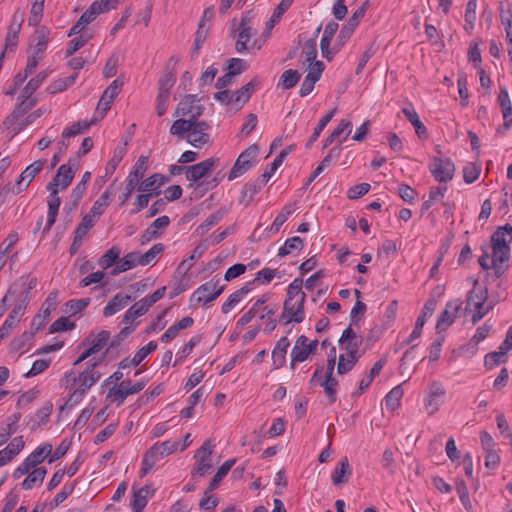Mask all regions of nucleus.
<instances>
[{
	"instance_id": "nucleus-1",
	"label": "nucleus",
	"mask_w": 512,
	"mask_h": 512,
	"mask_svg": "<svg viewBox=\"0 0 512 512\" xmlns=\"http://www.w3.org/2000/svg\"><path fill=\"white\" fill-rule=\"evenodd\" d=\"M258 33L255 15L252 11L244 13L239 22L232 20L231 34L236 38L235 50L238 53L249 52L255 46L252 38Z\"/></svg>"
},
{
	"instance_id": "nucleus-2",
	"label": "nucleus",
	"mask_w": 512,
	"mask_h": 512,
	"mask_svg": "<svg viewBox=\"0 0 512 512\" xmlns=\"http://www.w3.org/2000/svg\"><path fill=\"white\" fill-rule=\"evenodd\" d=\"M219 162L218 158H208L197 164L187 166V180L190 181L188 187L194 188V191L203 196L208 190L213 189L218 185V180L213 178L211 180H203L204 178Z\"/></svg>"
},
{
	"instance_id": "nucleus-3",
	"label": "nucleus",
	"mask_w": 512,
	"mask_h": 512,
	"mask_svg": "<svg viewBox=\"0 0 512 512\" xmlns=\"http://www.w3.org/2000/svg\"><path fill=\"white\" fill-rule=\"evenodd\" d=\"M148 164V157L141 155L134 165L133 170L129 173L126 179L124 192L119 196L121 204H125L131 197L135 188L138 186L140 179L143 178Z\"/></svg>"
},
{
	"instance_id": "nucleus-4",
	"label": "nucleus",
	"mask_w": 512,
	"mask_h": 512,
	"mask_svg": "<svg viewBox=\"0 0 512 512\" xmlns=\"http://www.w3.org/2000/svg\"><path fill=\"white\" fill-rule=\"evenodd\" d=\"M445 395L446 389L441 382L432 381L429 383L424 398V409L429 416L439 411Z\"/></svg>"
},
{
	"instance_id": "nucleus-5",
	"label": "nucleus",
	"mask_w": 512,
	"mask_h": 512,
	"mask_svg": "<svg viewBox=\"0 0 512 512\" xmlns=\"http://www.w3.org/2000/svg\"><path fill=\"white\" fill-rule=\"evenodd\" d=\"M221 279L218 276H214L209 281L202 284L192 295V300L196 303L203 302L204 304L214 301L218 296L222 294L225 286L219 285Z\"/></svg>"
},
{
	"instance_id": "nucleus-6",
	"label": "nucleus",
	"mask_w": 512,
	"mask_h": 512,
	"mask_svg": "<svg viewBox=\"0 0 512 512\" xmlns=\"http://www.w3.org/2000/svg\"><path fill=\"white\" fill-rule=\"evenodd\" d=\"M258 146L253 144L244 150L237 158L233 168L231 169L228 180H234L251 169L252 162L258 154Z\"/></svg>"
},
{
	"instance_id": "nucleus-7",
	"label": "nucleus",
	"mask_w": 512,
	"mask_h": 512,
	"mask_svg": "<svg viewBox=\"0 0 512 512\" xmlns=\"http://www.w3.org/2000/svg\"><path fill=\"white\" fill-rule=\"evenodd\" d=\"M429 169L434 178L439 182L447 183L452 180L455 172V165L450 159L434 157Z\"/></svg>"
},
{
	"instance_id": "nucleus-8",
	"label": "nucleus",
	"mask_w": 512,
	"mask_h": 512,
	"mask_svg": "<svg viewBox=\"0 0 512 512\" xmlns=\"http://www.w3.org/2000/svg\"><path fill=\"white\" fill-rule=\"evenodd\" d=\"M76 160L70 159L68 164H62L52 181L47 185V189L56 188L58 191L65 190L72 182L76 169Z\"/></svg>"
},
{
	"instance_id": "nucleus-9",
	"label": "nucleus",
	"mask_w": 512,
	"mask_h": 512,
	"mask_svg": "<svg viewBox=\"0 0 512 512\" xmlns=\"http://www.w3.org/2000/svg\"><path fill=\"white\" fill-rule=\"evenodd\" d=\"M101 378L100 373H90L89 371H83L78 376L75 373H67L63 379V384L66 388H72L78 384L79 389H83L86 392Z\"/></svg>"
},
{
	"instance_id": "nucleus-10",
	"label": "nucleus",
	"mask_w": 512,
	"mask_h": 512,
	"mask_svg": "<svg viewBox=\"0 0 512 512\" xmlns=\"http://www.w3.org/2000/svg\"><path fill=\"white\" fill-rule=\"evenodd\" d=\"M304 304L305 302H302L301 300L293 301L285 299L283 303V311L280 316L284 321V324H289L291 322L301 323L305 318Z\"/></svg>"
},
{
	"instance_id": "nucleus-11",
	"label": "nucleus",
	"mask_w": 512,
	"mask_h": 512,
	"mask_svg": "<svg viewBox=\"0 0 512 512\" xmlns=\"http://www.w3.org/2000/svg\"><path fill=\"white\" fill-rule=\"evenodd\" d=\"M209 128L208 123L194 119L193 126L186 135L187 141L195 148H201L210 141Z\"/></svg>"
},
{
	"instance_id": "nucleus-12",
	"label": "nucleus",
	"mask_w": 512,
	"mask_h": 512,
	"mask_svg": "<svg viewBox=\"0 0 512 512\" xmlns=\"http://www.w3.org/2000/svg\"><path fill=\"white\" fill-rule=\"evenodd\" d=\"M198 101L196 95H186L181 101L178 103L175 113V116H189L188 119H198L204 110L202 105H196L195 103Z\"/></svg>"
},
{
	"instance_id": "nucleus-13",
	"label": "nucleus",
	"mask_w": 512,
	"mask_h": 512,
	"mask_svg": "<svg viewBox=\"0 0 512 512\" xmlns=\"http://www.w3.org/2000/svg\"><path fill=\"white\" fill-rule=\"evenodd\" d=\"M461 308L462 301L460 299L451 300L446 304V307L439 316L436 324L438 332L445 331L453 324Z\"/></svg>"
},
{
	"instance_id": "nucleus-14",
	"label": "nucleus",
	"mask_w": 512,
	"mask_h": 512,
	"mask_svg": "<svg viewBox=\"0 0 512 512\" xmlns=\"http://www.w3.org/2000/svg\"><path fill=\"white\" fill-rule=\"evenodd\" d=\"M122 88V82L118 79L114 80L103 92L98 105L97 114H99V120H101L108 110L111 108V104L115 97L120 93Z\"/></svg>"
},
{
	"instance_id": "nucleus-15",
	"label": "nucleus",
	"mask_w": 512,
	"mask_h": 512,
	"mask_svg": "<svg viewBox=\"0 0 512 512\" xmlns=\"http://www.w3.org/2000/svg\"><path fill=\"white\" fill-rule=\"evenodd\" d=\"M213 452V445L210 440H206L203 445L196 451L195 458L197 459V466L195 473L201 477L205 476L212 468L210 456Z\"/></svg>"
},
{
	"instance_id": "nucleus-16",
	"label": "nucleus",
	"mask_w": 512,
	"mask_h": 512,
	"mask_svg": "<svg viewBox=\"0 0 512 512\" xmlns=\"http://www.w3.org/2000/svg\"><path fill=\"white\" fill-rule=\"evenodd\" d=\"M46 160H37L26 167L16 182V194L25 191L35 176L43 169Z\"/></svg>"
},
{
	"instance_id": "nucleus-17",
	"label": "nucleus",
	"mask_w": 512,
	"mask_h": 512,
	"mask_svg": "<svg viewBox=\"0 0 512 512\" xmlns=\"http://www.w3.org/2000/svg\"><path fill=\"white\" fill-rule=\"evenodd\" d=\"M50 192V195L47 199V205H48V219L47 223L43 228V235L47 234L54 223L56 222V218L58 215L59 207L61 204V199L59 197V191L56 188L53 189H47Z\"/></svg>"
},
{
	"instance_id": "nucleus-18",
	"label": "nucleus",
	"mask_w": 512,
	"mask_h": 512,
	"mask_svg": "<svg viewBox=\"0 0 512 512\" xmlns=\"http://www.w3.org/2000/svg\"><path fill=\"white\" fill-rule=\"evenodd\" d=\"M153 305L144 297L135 302L124 314L123 321L126 324H132L134 320L148 312Z\"/></svg>"
},
{
	"instance_id": "nucleus-19",
	"label": "nucleus",
	"mask_w": 512,
	"mask_h": 512,
	"mask_svg": "<svg viewBox=\"0 0 512 512\" xmlns=\"http://www.w3.org/2000/svg\"><path fill=\"white\" fill-rule=\"evenodd\" d=\"M478 280H474V288L469 292L465 310H472V308H483L485 304L488 292L486 288H477Z\"/></svg>"
},
{
	"instance_id": "nucleus-20",
	"label": "nucleus",
	"mask_w": 512,
	"mask_h": 512,
	"mask_svg": "<svg viewBox=\"0 0 512 512\" xmlns=\"http://www.w3.org/2000/svg\"><path fill=\"white\" fill-rule=\"evenodd\" d=\"M352 475V469L346 457L342 458L336 468L334 469L331 478L335 486L345 484L349 481Z\"/></svg>"
},
{
	"instance_id": "nucleus-21",
	"label": "nucleus",
	"mask_w": 512,
	"mask_h": 512,
	"mask_svg": "<svg viewBox=\"0 0 512 512\" xmlns=\"http://www.w3.org/2000/svg\"><path fill=\"white\" fill-rule=\"evenodd\" d=\"M307 341L308 338L305 335H301L297 338L291 351L290 366L292 369L295 367V363L303 362L308 359L310 353L307 351Z\"/></svg>"
},
{
	"instance_id": "nucleus-22",
	"label": "nucleus",
	"mask_w": 512,
	"mask_h": 512,
	"mask_svg": "<svg viewBox=\"0 0 512 512\" xmlns=\"http://www.w3.org/2000/svg\"><path fill=\"white\" fill-rule=\"evenodd\" d=\"M492 258V267L496 276L500 277L505 271L502 264L510 259V247H492Z\"/></svg>"
},
{
	"instance_id": "nucleus-23",
	"label": "nucleus",
	"mask_w": 512,
	"mask_h": 512,
	"mask_svg": "<svg viewBox=\"0 0 512 512\" xmlns=\"http://www.w3.org/2000/svg\"><path fill=\"white\" fill-rule=\"evenodd\" d=\"M130 300H131V296H129V295H126L123 293L116 294L108 302V304L104 307L103 315L105 317H110V316L116 314L117 312H119L120 310L125 308L128 305V303L130 302Z\"/></svg>"
},
{
	"instance_id": "nucleus-24",
	"label": "nucleus",
	"mask_w": 512,
	"mask_h": 512,
	"mask_svg": "<svg viewBox=\"0 0 512 512\" xmlns=\"http://www.w3.org/2000/svg\"><path fill=\"white\" fill-rule=\"evenodd\" d=\"M498 103L501 107L504 124L503 128L508 130L512 124V104L506 88H501L498 96Z\"/></svg>"
},
{
	"instance_id": "nucleus-25",
	"label": "nucleus",
	"mask_w": 512,
	"mask_h": 512,
	"mask_svg": "<svg viewBox=\"0 0 512 512\" xmlns=\"http://www.w3.org/2000/svg\"><path fill=\"white\" fill-rule=\"evenodd\" d=\"M289 346L290 342L287 337H281L277 341L272 351V360L275 369H279L284 366L286 362V353Z\"/></svg>"
},
{
	"instance_id": "nucleus-26",
	"label": "nucleus",
	"mask_w": 512,
	"mask_h": 512,
	"mask_svg": "<svg viewBox=\"0 0 512 512\" xmlns=\"http://www.w3.org/2000/svg\"><path fill=\"white\" fill-rule=\"evenodd\" d=\"M137 265H140L139 252H131L125 255L123 258H118L116 267L111 271L112 276H116L119 273L128 271Z\"/></svg>"
},
{
	"instance_id": "nucleus-27",
	"label": "nucleus",
	"mask_w": 512,
	"mask_h": 512,
	"mask_svg": "<svg viewBox=\"0 0 512 512\" xmlns=\"http://www.w3.org/2000/svg\"><path fill=\"white\" fill-rule=\"evenodd\" d=\"M339 343L346 351L359 349L362 344V338L354 332L351 326H349L343 331L339 339Z\"/></svg>"
},
{
	"instance_id": "nucleus-28",
	"label": "nucleus",
	"mask_w": 512,
	"mask_h": 512,
	"mask_svg": "<svg viewBox=\"0 0 512 512\" xmlns=\"http://www.w3.org/2000/svg\"><path fill=\"white\" fill-rule=\"evenodd\" d=\"M162 458L164 457L160 456L157 448L153 445L143 456L140 477L147 475L153 469L155 464Z\"/></svg>"
},
{
	"instance_id": "nucleus-29",
	"label": "nucleus",
	"mask_w": 512,
	"mask_h": 512,
	"mask_svg": "<svg viewBox=\"0 0 512 512\" xmlns=\"http://www.w3.org/2000/svg\"><path fill=\"white\" fill-rule=\"evenodd\" d=\"M511 241L512 227L508 224L499 228L491 237L492 247H509Z\"/></svg>"
},
{
	"instance_id": "nucleus-30",
	"label": "nucleus",
	"mask_w": 512,
	"mask_h": 512,
	"mask_svg": "<svg viewBox=\"0 0 512 512\" xmlns=\"http://www.w3.org/2000/svg\"><path fill=\"white\" fill-rule=\"evenodd\" d=\"M402 113L405 115V117L408 119V121L413 125L415 128L416 134L420 138H427V129L424 126V124L420 121V118L415 111V109L410 105L409 108H403Z\"/></svg>"
},
{
	"instance_id": "nucleus-31",
	"label": "nucleus",
	"mask_w": 512,
	"mask_h": 512,
	"mask_svg": "<svg viewBox=\"0 0 512 512\" xmlns=\"http://www.w3.org/2000/svg\"><path fill=\"white\" fill-rule=\"evenodd\" d=\"M98 16L97 12L89 7L78 19V21L72 26L69 32V36L80 34L88 24L96 19Z\"/></svg>"
},
{
	"instance_id": "nucleus-32",
	"label": "nucleus",
	"mask_w": 512,
	"mask_h": 512,
	"mask_svg": "<svg viewBox=\"0 0 512 512\" xmlns=\"http://www.w3.org/2000/svg\"><path fill=\"white\" fill-rule=\"evenodd\" d=\"M167 178L161 174H153L138 186V191L154 193L157 191L165 182Z\"/></svg>"
},
{
	"instance_id": "nucleus-33",
	"label": "nucleus",
	"mask_w": 512,
	"mask_h": 512,
	"mask_svg": "<svg viewBox=\"0 0 512 512\" xmlns=\"http://www.w3.org/2000/svg\"><path fill=\"white\" fill-rule=\"evenodd\" d=\"M260 80L255 77L250 82L242 86L234 92L236 103H246L256 88L259 86Z\"/></svg>"
},
{
	"instance_id": "nucleus-34",
	"label": "nucleus",
	"mask_w": 512,
	"mask_h": 512,
	"mask_svg": "<svg viewBox=\"0 0 512 512\" xmlns=\"http://www.w3.org/2000/svg\"><path fill=\"white\" fill-rule=\"evenodd\" d=\"M46 473L47 470L44 467L34 468L22 482V488L24 490H30L35 485H40L43 482Z\"/></svg>"
},
{
	"instance_id": "nucleus-35",
	"label": "nucleus",
	"mask_w": 512,
	"mask_h": 512,
	"mask_svg": "<svg viewBox=\"0 0 512 512\" xmlns=\"http://www.w3.org/2000/svg\"><path fill=\"white\" fill-rule=\"evenodd\" d=\"M234 464L235 459H230L221 465V467L218 469V471L212 478L208 488L205 490L206 495L211 491L215 490L219 486L222 479L228 474V472L231 470Z\"/></svg>"
},
{
	"instance_id": "nucleus-36",
	"label": "nucleus",
	"mask_w": 512,
	"mask_h": 512,
	"mask_svg": "<svg viewBox=\"0 0 512 512\" xmlns=\"http://www.w3.org/2000/svg\"><path fill=\"white\" fill-rule=\"evenodd\" d=\"M114 196L113 191L110 188L106 189L103 194L96 200L90 210V214L95 217H100L105 209L109 206L112 197Z\"/></svg>"
},
{
	"instance_id": "nucleus-37",
	"label": "nucleus",
	"mask_w": 512,
	"mask_h": 512,
	"mask_svg": "<svg viewBox=\"0 0 512 512\" xmlns=\"http://www.w3.org/2000/svg\"><path fill=\"white\" fill-rule=\"evenodd\" d=\"M27 303L28 293L26 292L23 295V298L21 299L20 303L13 308V310L5 320V322L8 323L12 328H14L20 322L21 317L25 313Z\"/></svg>"
},
{
	"instance_id": "nucleus-38",
	"label": "nucleus",
	"mask_w": 512,
	"mask_h": 512,
	"mask_svg": "<svg viewBox=\"0 0 512 512\" xmlns=\"http://www.w3.org/2000/svg\"><path fill=\"white\" fill-rule=\"evenodd\" d=\"M509 349L503 344L500 346L499 351L488 353L484 358V365L487 368H493L494 366L505 363L507 361V352Z\"/></svg>"
},
{
	"instance_id": "nucleus-39",
	"label": "nucleus",
	"mask_w": 512,
	"mask_h": 512,
	"mask_svg": "<svg viewBox=\"0 0 512 512\" xmlns=\"http://www.w3.org/2000/svg\"><path fill=\"white\" fill-rule=\"evenodd\" d=\"M49 31L44 27L36 30L34 37L36 40V44L34 45L33 55L42 58L44 51L47 48V44L49 42Z\"/></svg>"
},
{
	"instance_id": "nucleus-40",
	"label": "nucleus",
	"mask_w": 512,
	"mask_h": 512,
	"mask_svg": "<svg viewBox=\"0 0 512 512\" xmlns=\"http://www.w3.org/2000/svg\"><path fill=\"white\" fill-rule=\"evenodd\" d=\"M99 119L94 118L90 122L88 121H79L74 123L72 126L66 128L62 133V138H70L76 135L82 134L87 131L91 125L96 124Z\"/></svg>"
},
{
	"instance_id": "nucleus-41",
	"label": "nucleus",
	"mask_w": 512,
	"mask_h": 512,
	"mask_svg": "<svg viewBox=\"0 0 512 512\" xmlns=\"http://www.w3.org/2000/svg\"><path fill=\"white\" fill-rule=\"evenodd\" d=\"M294 149V145H290L280 152V154L274 159V161L270 164V167L267 168L264 173L261 175L264 181H269L272 175L276 172V170L281 166L285 157Z\"/></svg>"
},
{
	"instance_id": "nucleus-42",
	"label": "nucleus",
	"mask_w": 512,
	"mask_h": 512,
	"mask_svg": "<svg viewBox=\"0 0 512 512\" xmlns=\"http://www.w3.org/2000/svg\"><path fill=\"white\" fill-rule=\"evenodd\" d=\"M86 191V186L84 184L78 183L70 194V204H67L64 207V211L67 215H70L78 206L80 200L84 196Z\"/></svg>"
},
{
	"instance_id": "nucleus-43",
	"label": "nucleus",
	"mask_w": 512,
	"mask_h": 512,
	"mask_svg": "<svg viewBox=\"0 0 512 512\" xmlns=\"http://www.w3.org/2000/svg\"><path fill=\"white\" fill-rule=\"evenodd\" d=\"M121 249L117 246L111 247L109 250H107L104 255L101 256V258L98 261V264L103 269H108L112 267L113 265L116 266V263L118 261V258L120 257Z\"/></svg>"
},
{
	"instance_id": "nucleus-44",
	"label": "nucleus",
	"mask_w": 512,
	"mask_h": 512,
	"mask_svg": "<svg viewBox=\"0 0 512 512\" xmlns=\"http://www.w3.org/2000/svg\"><path fill=\"white\" fill-rule=\"evenodd\" d=\"M303 280L301 278L294 279L287 288L286 299L305 302L306 294L302 291Z\"/></svg>"
},
{
	"instance_id": "nucleus-45",
	"label": "nucleus",
	"mask_w": 512,
	"mask_h": 512,
	"mask_svg": "<svg viewBox=\"0 0 512 512\" xmlns=\"http://www.w3.org/2000/svg\"><path fill=\"white\" fill-rule=\"evenodd\" d=\"M321 30V26H319L316 29L315 37L307 40L302 48V55L305 56V60L303 61V64L305 65L306 62L315 60L317 57V44H316V38Z\"/></svg>"
},
{
	"instance_id": "nucleus-46",
	"label": "nucleus",
	"mask_w": 512,
	"mask_h": 512,
	"mask_svg": "<svg viewBox=\"0 0 512 512\" xmlns=\"http://www.w3.org/2000/svg\"><path fill=\"white\" fill-rule=\"evenodd\" d=\"M48 72L43 70L37 74L36 77L32 78L28 84L24 87L22 96L24 98H30L31 95L39 88V86L46 80Z\"/></svg>"
},
{
	"instance_id": "nucleus-47",
	"label": "nucleus",
	"mask_w": 512,
	"mask_h": 512,
	"mask_svg": "<svg viewBox=\"0 0 512 512\" xmlns=\"http://www.w3.org/2000/svg\"><path fill=\"white\" fill-rule=\"evenodd\" d=\"M148 486L134 491L131 506L133 512H142L147 504Z\"/></svg>"
},
{
	"instance_id": "nucleus-48",
	"label": "nucleus",
	"mask_w": 512,
	"mask_h": 512,
	"mask_svg": "<svg viewBox=\"0 0 512 512\" xmlns=\"http://www.w3.org/2000/svg\"><path fill=\"white\" fill-rule=\"evenodd\" d=\"M194 119H178L174 121L170 128L172 135L183 138L185 134H188L191 127L193 126Z\"/></svg>"
},
{
	"instance_id": "nucleus-49",
	"label": "nucleus",
	"mask_w": 512,
	"mask_h": 512,
	"mask_svg": "<svg viewBox=\"0 0 512 512\" xmlns=\"http://www.w3.org/2000/svg\"><path fill=\"white\" fill-rule=\"evenodd\" d=\"M303 241L300 237L294 236L285 241L284 245L279 249L278 256L284 257L291 254L294 250H302Z\"/></svg>"
},
{
	"instance_id": "nucleus-50",
	"label": "nucleus",
	"mask_w": 512,
	"mask_h": 512,
	"mask_svg": "<svg viewBox=\"0 0 512 512\" xmlns=\"http://www.w3.org/2000/svg\"><path fill=\"white\" fill-rule=\"evenodd\" d=\"M206 249H207V246L204 243L197 245L194 248V250L192 251V254L190 255L189 259H185L180 263L178 270H181L184 273H187L190 270V268L192 267L193 261L200 258L203 255V253L206 251Z\"/></svg>"
},
{
	"instance_id": "nucleus-51",
	"label": "nucleus",
	"mask_w": 512,
	"mask_h": 512,
	"mask_svg": "<svg viewBox=\"0 0 512 512\" xmlns=\"http://www.w3.org/2000/svg\"><path fill=\"white\" fill-rule=\"evenodd\" d=\"M300 78L301 74L297 70L288 69L281 75L279 85L284 89H291L298 83Z\"/></svg>"
},
{
	"instance_id": "nucleus-52",
	"label": "nucleus",
	"mask_w": 512,
	"mask_h": 512,
	"mask_svg": "<svg viewBox=\"0 0 512 512\" xmlns=\"http://www.w3.org/2000/svg\"><path fill=\"white\" fill-rule=\"evenodd\" d=\"M52 452V445L49 443H45L35 449L29 456V461L33 463L36 467L38 464L42 463L45 458Z\"/></svg>"
},
{
	"instance_id": "nucleus-53",
	"label": "nucleus",
	"mask_w": 512,
	"mask_h": 512,
	"mask_svg": "<svg viewBox=\"0 0 512 512\" xmlns=\"http://www.w3.org/2000/svg\"><path fill=\"white\" fill-rule=\"evenodd\" d=\"M164 250V245L161 243L154 244L147 252L144 254L139 253V261L141 266H146L155 261L158 255H160Z\"/></svg>"
},
{
	"instance_id": "nucleus-54",
	"label": "nucleus",
	"mask_w": 512,
	"mask_h": 512,
	"mask_svg": "<svg viewBox=\"0 0 512 512\" xmlns=\"http://www.w3.org/2000/svg\"><path fill=\"white\" fill-rule=\"evenodd\" d=\"M336 109H332L329 111L324 117L321 118L318 125L315 127L314 132L312 133L309 141L306 144L307 148H310L311 145L318 139L323 129L326 125L331 121L333 116L335 115Z\"/></svg>"
},
{
	"instance_id": "nucleus-55",
	"label": "nucleus",
	"mask_w": 512,
	"mask_h": 512,
	"mask_svg": "<svg viewBox=\"0 0 512 512\" xmlns=\"http://www.w3.org/2000/svg\"><path fill=\"white\" fill-rule=\"evenodd\" d=\"M403 397V389L401 386L394 387L385 397L387 409L394 411L400 406V400Z\"/></svg>"
},
{
	"instance_id": "nucleus-56",
	"label": "nucleus",
	"mask_w": 512,
	"mask_h": 512,
	"mask_svg": "<svg viewBox=\"0 0 512 512\" xmlns=\"http://www.w3.org/2000/svg\"><path fill=\"white\" fill-rule=\"evenodd\" d=\"M20 30H21V28L16 27V25H9L7 36L5 39V49L1 53L0 60L3 59V57L5 55V51L7 49L12 50L17 46Z\"/></svg>"
},
{
	"instance_id": "nucleus-57",
	"label": "nucleus",
	"mask_w": 512,
	"mask_h": 512,
	"mask_svg": "<svg viewBox=\"0 0 512 512\" xmlns=\"http://www.w3.org/2000/svg\"><path fill=\"white\" fill-rule=\"evenodd\" d=\"M95 216L91 215L90 213L85 215L78 227L75 230V235L77 236V240H83L87 232L90 228L94 226L95 223Z\"/></svg>"
},
{
	"instance_id": "nucleus-58",
	"label": "nucleus",
	"mask_w": 512,
	"mask_h": 512,
	"mask_svg": "<svg viewBox=\"0 0 512 512\" xmlns=\"http://www.w3.org/2000/svg\"><path fill=\"white\" fill-rule=\"evenodd\" d=\"M321 386L324 388V392L329 398L330 403H334L336 401V388L338 386V381L332 376H325V380L321 383Z\"/></svg>"
},
{
	"instance_id": "nucleus-59",
	"label": "nucleus",
	"mask_w": 512,
	"mask_h": 512,
	"mask_svg": "<svg viewBox=\"0 0 512 512\" xmlns=\"http://www.w3.org/2000/svg\"><path fill=\"white\" fill-rule=\"evenodd\" d=\"M127 383H120L118 387H113L109 390L107 398H110L114 402H118V405H121L125 399L128 397V393L126 392Z\"/></svg>"
},
{
	"instance_id": "nucleus-60",
	"label": "nucleus",
	"mask_w": 512,
	"mask_h": 512,
	"mask_svg": "<svg viewBox=\"0 0 512 512\" xmlns=\"http://www.w3.org/2000/svg\"><path fill=\"white\" fill-rule=\"evenodd\" d=\"M176 77L172 73L164 74L159 80L158 95L170 96V89L173 87Z\"/></svg>"
},
{
	"instance_id": "nucleus-61",
	"label": "nucleus",
	"mask_w": 512,
	"mask_h": 512,
	"mask_svg": "<svg viewBox=\"0 0 512 512\" xmlns=\"http://www.w3.org/2000/svg\"><path fill=\"white\" fill-rule=\"evenodd\" d=\"M338 24L334 21L329 22L325 29L323 37L320 41V48L321 50H325L330 46V42L332 38L334 37L335 33L337 32Z\"/></svg>"
},
{
	"instance_id": "nucleus-62",
	"label": "nucleus",
	"mask_w": 512,
	"mask_h": 512,
	"mask_svg": "<svg viewBox=\"0 0 512 512\" xmlns=\"http://www.w3.org/2000/svg\"><path fill=\"white\" fill-rule=\"evenodd\" d=\"M480 167L473 163H468L463 169V178L467 184L475 182L480 175Z\"/></svg>"
},
{
	"instance_id": "nucleus-63",
	"label": "nucleus",
	"mask_w": 512,
	"mask_h": 512,
	"mask_svg": "<svg viewBox=\"0 0 512 512\" xmlns=\"http://www.w3.org/2000/svg\"><path fill=\"white\" fill-rule=\"evenodd\" d=\"M110 340V332L106 330H102L96 336V338L91 342V348L95 353H98L102 350Z\"/></svg>"
},
{
	"instance_id": "nucleus-64",
	"label": "nucleus",
	"mask_w": 512,
	"mask_h": 512,
	"mask_svg": "<svg viewBox=\"0 0 512 512\" xmlns=\"http://www.w3.org/2000/svg\"><path fill=\"white\" fill-rule=\"evenodd\" d=\"M305 65H307V67H306V69L308 70L307 75L315 78L318 81L322 75L323 70H324V67H325L324 63L322 61L311 60V61L306 62Z\"/></svg>"
}]
</instances>
